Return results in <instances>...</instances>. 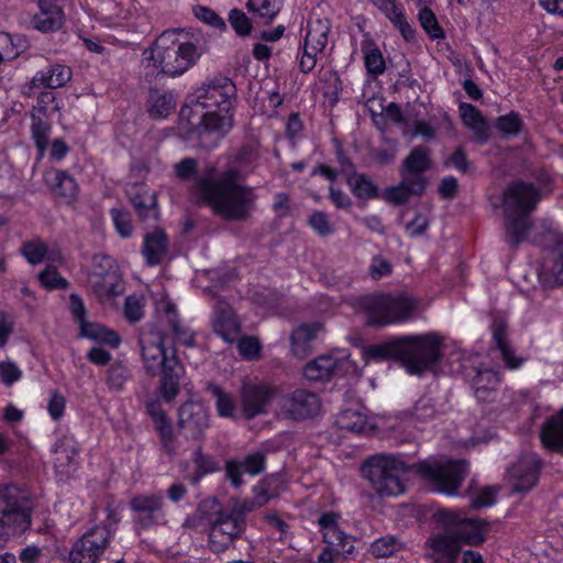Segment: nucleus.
<instances>
[{"mask_svg":"<svg viewBox=\"0 0 563 563\" xmlns=\"http://www.w3.org/2000/svg\"><path fill=\"white\" fill-rule=\"evenodd\" d=\"M246 528L245 519L239 514L219 510L210 520L209 547L216 553L224 552L239 539Z\"/></svg>","mask_w":563,"mask_h":563,"instance_id":"10","label":"nucleus"},{"mask_svg":"<svg viewBox=\"0 0 563 563\" xmlns=\"http://www.w3.org/2000/svg\"><path fill=\"white\" fill-rule=\"evenodd\" d=\"M213 331L225 342H234L241 334V323L233 308L224 300H218L214 305Z\"/></svg>","mask_w":563,"mask_h":563,"instance_id":"22","label":"nucleus"},{"mask_svg":"<svg viewBox=\"0 0 563 563\" xmlns=\"http://www.w3.org/2000/svg\"><path fill=\"white\" fill-rule=\"evenodd\" d=\"M426 556L432 563H456L461 552L460 544L446 530L444 533L431 536L426 541Z\"/></svg>","mask_w":563,"mask_h":563,"instance_id":"23","label":"nucleus"},{"mask_svg":"<svg viewBox=\"0 0 563 563\" xmlns=\"http://www.w3.org/2000/svg\"><path fill=\"white\" fill-rule=\"evenodd\" d=\"M37 12L31 19L32 26L41 33H55L66 21V15L57 0H35Z\"/></svg>","mask_w":563,"mask_h":563,"instance_id":"18","label":"nucleus"},{"mask_svg":"<svg viewBox=\"0 0 563 563\" xmlns=\"http://www.w3.org/2000/svg\"><path fill=\"white\" fill-rule=\"evenodd\" d=\"M419 21L430 37L434 40L444 37V32L439 25L435 14L428 7H424L419 11Z\"/></svg>","mask_w":563,"mask_h":563,"instance_id":"52","label":"nucleus"},{"mask_svg":"<svg viewBox=\"0 0 563 563\" xmlns=\"http://www.w3.org/2000/svg\"><path fill=\"white\" fill-rule=\"evenodd\" d=\"M145 299L143 296L131 295L125 298L123 313L128 321L139 322L144 316Z\"/></svg>","mask_w":563,"mask_h":563,"instance_id":"51","label":"nucleus"},{"mask_svg":"<svg viewBox=\"0 0 563 563\" xmlns=\"http://www.w3.org/2000/svg\"><path fill=\"white\" fill-rule=\"evenodd\" d=\"M419 301L410 296L388 294L366 295L357 299V307L366 314V323L383 327L408 320Z\"/></svg>","mask_w":563,"mask_h":563,"instance_id":"7","label":"nucleus"},{"mask_svg":"<svg viewBox=\"0 0 563 563\" xmlns=\"http://www.w3.org/2000/svg\"><path fill=\"white\" fill-rule=\"evenodd\" d=\"M31 134L32 139L37 147L40 155L42 156L47 148L48 137L51 132V124L47 122L46 117L31 115Z\"/></svg>","mask_w":563,"mask_h":563,"instance_id":"42","label":"nucleus"},{"mask_svg":"<svg viewBox=\"0 0 563 563\" xmlns=\"http://www.w3.org/2000/svg\"><path fill=\"white\" fill-rule=\"evenodd\" d=\"M35 508L33 495L16 485L0 487V549L31 528Z\"/></svg>","mask_w":563,"mask_h":563,"instance_id":"6","label":"nucleus"},{"mask_svg":"<svg viewBox=\"0 0 563 563\" xmlns=\"http://www.w3.org/2000/svg\"><path fill=\"white\" fill-rule=\"evenodd\" d=\"M346 184L352 194L362 200L375 199L378 196V187L371 176L364 173L353 172L346 177Z\"/></svg>","mask_w":563,"mask_h":563,"instance_id":"36","label":"nucleus"},{"mask_svg":"<svg viewBox=\"0 0 563 563\" xmlns=\"http://www.w3.org/2000/svg\"><path fill=\"white\" fill-rule=\"evenodd\" d=\"M320 410L319 396L307 389H296L282 396L278 400V415L294 421L310 419Z\"/></svg>","mask_w":563,"mask_h":563,"instance_id":"13","label":"nucleus"},{"mask_svg":"<svg viewBox=\"0 0 563 563\" xmlns=\"http://www.w3.org/2000/svg\"><path fill=\"white\" fill-rule=\"evenodd\" d=\"M203 53V48L188 40V34L181 30L164 31L143 53L158 74L169 77L183 75L191 68Z\"/></svg>","mask_w":563,"mask_h":563,"instance_id":"5","label":"nucleus"},{"mask_svg":"<svg viewBox=\"0 0 563 563\" xmlns=\"http://www.w3.org/2000/svg\"><path fill=\"white\" fill-rule=\"evenodd\" d=\"M500 384L499 374L492 368H479L472 379V387L476 398L481 401H490L495 398Z\"/></svg>","mask_w":563,"mask_h":563,"instance_id":"29","label":"nucleus"},{"mask_svg":"<svg viewBox=\"0 0 563 563\" xmlns=\"http://www.w3.org/2000/svg\"><path fill=\"white\" fill-rule=\"evenodd\" d=\"M443 339L433 332L407 335L369 349L373 357L400 360L409 374L432 371L442 357Z\"/></svg>","mask_w":563,"mask_h":563,"instance_id":"4","label":"nucleus"},{"mask_svg":"<svg viewBox=\"0 0 563 563\" xmlns=\"http://www.w3.org/2000/svg\"><path fill=\"white\" fill-rule=\"evenodd\" d=\"M236 88L228 77L217 76L207 80L197 90V100L184 107L180 117L191 125H202L207 131H223L231 126L233 100Z\"/></svg>","mask_w":563,"mask_h":563,"instance_id":"3","label":"nucleus"},{"mask_svg":"<svg viewBox=\"0 0 563 563\" xmlns=\"http://www.w3.org/2000/svg\"><path fill=\"white\" fill-rule=\"evenodd\" d=\"M130 377L129 369L122 363H114L108 371L107 385L111 390L120 391Z\"/></svg>","mask_w":563,"mask_h":563,"instance_id":"54","label":"nucleus"},{"mask_svg":"<svg viewBox=\"0 0 563 563\" xmlns=\"http://www.w3.org/2000/svg\"><path fill=\"white\" fill-rule=\"evenodd\" d=\"M439 518L444 529L451 533L456 542L470 545H479L486 540L488 523L477 519L466 518L461 514L442 510Z\"/></svg>","mask_w":563,"mask_h":563,"instance_id":"11","label":"nucleus"},{"mask_svg":"<svg viewBox=\"0 0 563 563\" xmlns=\"http://www.w3.org/2000/svg\"><path fill=\"white\" fill-rule=\"evenodd\" d=\"M126 194L141 221L158 218L157 198L153 190L145 185L134 184L128 188Z\"/></svg>","mask_w":563,"mask_h":563,"instance_id":"26","label":"nucleus"},{"mask_svg":"<svg viewBox=\"0 0 563 563\" xmlns=\"http://www.w3.org/2000/svg\"><path fill=\"white\" fill-rule=\"evenodd\" d=\"M176 108V99L173 92L151 89L147 99L150 115L154 119L168 117Z\"/></svg>","mask_w":563,"mask_h":563,"instance_id":"33","label":"nucleus"},{"mask_svg":"<svg viewBox=\"0 0 563 563\" xmlns=\"http://www.w3.org/2000/svg\"><path fill=\"white\" fill-rule=\"evenodd\" d=\"M45 183L56 200L65 205H73L77 201L79 186L67 172L52 169L45 174Z\"/></svg>","mask_w":563,"mask_h":563,"instance_id":"25","label":"nucleus"},{"mask_svg":"<svg viewBox=\"0 0 563 563\" xmlns=\"http://www.w3.org/2000/svg\"><path fill=\"white\" fill-rule=\"evenodd\" d=\"M417 473L439 493L456 494L467 474V465L463 461H426L416 465Z\"/></svg>","mask_w":563,"mask_h":563,"instance_id":"9","label":"nucleus"},{"mask_svg":"<svg viewBox=\"0 0 563 563\" xmlns=\"http://www.w3.org/2000/svg\"><path fill=\"white\" fill-rule=\"evenodd\" d=\"M145 409L147 415L152 418L155 428L169 422L166 412L162 408L159 399H147L145 401Z\"/></svg>","mask_w":563,"mask_h":563,"instance_id":"62","label":"nucleus"},{"mask_svg":"<svg viewBox=\"0 0 563 563\" xmlns=\"http://www.w3.org/2000/svg\"><path fill=\"white\" fill-rule=\"evenodd\" d=\"M408 467L394 455L375 454L364 461L361 472L372 488L382 497L398 496L405 492L404 475Z\"/></svg>","mask_w":563,"mask_h":563,"instance_id":"8","label":"nucleus"},{"mask_svg":"<svg viewBox=\"0 0 563 563\" xmlns=\"http://www.w3.org/2000/svg\"><path fill=\"white\" fill-rule=\"evenodd\" d=\"M540 438L547 449L553 451L563 449V408L543 423Z\"/></svg>","mask_w":563,"mask_h":563,"instance_id":"31","label":"nucleus"},{"mask_svg":"<svg viewBox=\"0 0 563 563\" xmlns=\"http://www.w3.org/2000/svg\"><path fill=\"white\" fill-rule=\"evenodd\" d=\"M108 268L103 272H93L88 283L100 301L112 299L123 291L122 279L118 269L112 266V260L106 258Z\"/></svg>","mask_w":563,"mask_h":563,"instance_id":"20","label":"nucleus"},{"mask_svg":"<svg viewBox=\"0 0 563 563\" xmlns=\"http://www.w3.org/2000/svg\"><path fill=\"white\" fill-rule=\"evenodd\" d=\"M177 426L187 438L195 440L203 438L205 431L209 427L207 408L198 401H186L178 409Z\"/></svg>","mask_w":563,"mask_h":563,"instance_id":"17","label":"nucleus"},{"mask_svg":"<svg viewBox=\"0 0 563 563\" xmlns=\"http://www.w3.org/2000/svg\"><path fill=\"white\" fill-rule=\"evenodd\" d=\"M77 450L75 448L66 446L65 442H58L55 448V467L57 472L69 475L76 470L75 455Z\"/></svg>","mask_w":563,"mask_h":563,"instance_id":"45","label":"nucleus"},{"mask_svg":"<svg viewBox=\"0 0 563 563\" xmlns=\"http://www.w3.org/2000/svg\"><path fill=\"white\" fill-rule=\"evenodd\" d=\"M166 313L168 317V324L174 335V340L186 346H194L195 334L188 328L180 324L175 307L173 305H167Z\"/></svg>","mask_w":563,"mask_h":563,"instance_id":"43","label":"nucleus"},{"mask_svg":"<svg viewBox=\"0 0 563 563\" xmlns=\"http://www.w3.org/2000/svg\"><path fill=\"white\" fill-rule=\"evenodd\" d=\"M541 467L540 460L534 453H526L508 468L511 481V494L529 492L536 486Z\"/></svg>","mask_w":563,"mask_h":563,"instance_id":"16","label":"nucleus"},{"mask_svg":"<svg viewBox=\"0 0 563 563\" xmlns=\"http://www.w3.org/2000/svg\"><path fill=\"white\" fill-rule=\"evenodd\" d=\"M323 49L303 41L302 53L299 59V69L303 74L310 73L317 65L320 56L323 55Z\"/></svg>","mask_w":563,"mask_h":563,"instance_id":"50","label":"nucleus"},{"mask_svg":"<svg viewBox=\"0 0 563 563\" xmlns=\"http://www.w3.org/2000/svg\"><path fill=\"white\" fill-rule=\"evenodd\" d=\"M110 213L118 233L122 238L131 236L133 232V225L129 213L117 208L111 209Z\"/></svg>","mask_w":563,"mask_h":563,"instance_id":"59","label":"nucleus"},{"mask_svg":"<svg viewBox=\"0 0 563 563\" xmlns=\"http://www.w3.org/2000/svg\"><path fill=\"white\" fill-rule=\"evenodd\" d=\"M207 390L216 398V407L219 416L232 418L235 413V402L232 396L225 393L221 386L209 383Z\"/></svg>","mask_w":563,"mask_h":563,"instance_id":"44","label":"nucleus"},{"mask_svg":"<svg viewBox=\"0 0 563 563\" xmlns=\"http://www.w3.org/2000/svg\"><path fill=\"white\" fill-rule=\"evenodd\" d=\"M167 252L168 238L163 229L156 228L144 235L142 254L147 265L155 266L161 264L166 257Z\"/></svg>","mask_w":563,"mask_h":563,"instance_id":"27","label":"nucleus"},{"mask_svg":"<svg viewBox=\"0 0 563 563\" xmlns=\"http://www.w3.org/2000/svg\"><path fill=\"white\" fill-rule=\"evenodd\" d=\"M112 532L106 526H96L88 530L71 547L70 563H98L109 548Z\"/></svg>","mask_w":563,"mask_h":563,"instance_id":"12","label":"nucleus"},{"mask_svg":"<svg viewBox=\"0 0 563 563\" xmlns=\"http://www.w3.org/2000/svg\"><path fill=\"white\" fill-rule=\"evenodd\" d=\"M335 423L342 430L362 433L367 427V417L358 410L345 409L338 415Z\"/></svg>","mask_w":563,"mask_h":563,"instance_id":"41","label":"nucleus"},{"mask_svg":"<svg viewBox=\"0 0 563 563\" xmlns=\"http://www.w3.org/2000/svg\"><path fill=\"white\" fill-rule=\"evenodd\" d=\"M401 180L409 191L413 192L416 196H420L424 192L427 187V178L422 173L418 172H407L404 168L399 170Z\"/></svg>","mask_w":563,"mask_h":563,"instance_id":"55","label":"nucleus"},{"mask_svg":"<svg viewBox=\"0 0 563 563\" xmlns=\"http://www.w3.org/2000/svg\"><path fill=\"white\" fill-rule=\"evenodd\" d=\"M266 465V454L262 451L249 453L241 461L231 460L225 463V476L234 487H240L243 483L242 473L252 476L264 472Z\"/></svg>","mask_w":563,"mask_h":563,"instance_id":"24","label":"nucleus"},{"mask_svg":"<svg viewBox=\"0 0 563 563\" xmlns=\"http://www.w3.org/2000/svg\"><path fill=\"white\" fill-rule=\"evenodd\" d=\"M401 548V542L397 538L385 536L372 543L371 552L375 558H388Z\"/></svg>","mask_w":563,"mask_h":563,"instance_id":"49","label":"nucleus"},{"mask_svg":"<svg viewBox=\"0 0 563 563\" xmlns=\"http://www.w3.org/2000/svg\"><path fill=\"white\" fill-rule=\"evenodd\" d=\"M386 199L395 206H401L409 201L413 192L402 184L399 183L397 186H393L386 189Z\"/></svg>","mask_w":563,"mask_h":563,"instance_id":"61","label":"nucleus"},{"mask_svg":"<svg viewBox=\"0 0 563 563\" xmlns=\"http://www.w3.org/2000/svg\"><path fill=\"white\" fill-rule=\"evenodd\" d=\"M390 22L400 31L405 40L410 41L415 37V30L405 19L401 10L398 8L387 15Z\"/></svg>","mask_w":563,"mask_h":563,"instance_id":"64","label":"nucleus"},{"mask_svg":"<svg viewBox=\"0 0 563 563\" xmlns=\"http://www.w3.org/2000/svg\"><path fill=\"white\" fill-rule=\"evenodd\" d=\"M92 334H82L84 336L100 340L111 347H118L121 343V339L119 334L114 331H111L104 327L99 324H93V328L90 329Z\"/></svg>","mask_w":563,"mask_h":563,"instance_id":"60","label":"nucleus"},{"mask_svg":"<svg viewBox=\"0 0 563 563\" xmlns=\"http://www.w3.org/2000/svg\"><path fill=\"white\" fill-rule=\"evenodd\" d=\"M325 86L323 88V95L333 102L338 101L339 95L342 91V81L338 71L330 70L324 74L323 78Z\"/></svg>","mask_w":563,"mask_h":563,"instance_id":"58","label":"nucleus"},{"mask_svg":"<svg viewBox=\"0 0 563 563\" xmlns=\"http://www.w3.org/2000/svg\"><path fill=\"white\" fill-rule=\"evenodd\" d=\"M321 328V323L312 322L300 324L292 331L290 336L291 352L296 357L305 358L311 353V342Z\"/></svg>","mask_w":563,"mask_h":563,"instance_id":"28","label":"nucleus"},{"mask_svg":"<svg viewBox=\"0 0 563 563\" xmlns=\"http://www.w3.org/2000/svg\"><path fill=\"white\" fill-rule=\"evenodd\" d=\"M167 336L154 328L144 329L139 335L143 367L151 376L159 375L158 391L164 401L173 402L180 391L185 375L174 345L167 346Z\"/></svg>","mask_w":563,"mask_h":563,"instance_id":"2","label":"nucleus"},{"mask_svg":"<svg viewBox=\"0 0 563 563\" xmlns=\"http://www.w3.org/2000/svg\"><path fill=\"white\" fill-rule=\"evenodd\" d=\"M431 167V150L424 145H418L411 148L408 156L404 159L400 168L407 172H418L424 174Z\"/></svg>","mask_w":563,"mask_h":563,"instance_id":"37","label":"nucleus"},{"mask_svg":"<svg viewBox=\"0 0 563 563\" xmlns=\"http://www.w3.org/2000/svg\"><path fill=\"white\" fill-rule=\"evenodd\" d=\"M361 51L364 54V65L367 73L375 77L384 74L386 70L385 59L369 35L364 36L361 43Z\"/></svg>","mask_w":563,"mask_h":563,"instance_id":"35","label":"nucleus"},{"mask_svg":"<svg viewBox=\"0 0 563 563\" xmlns=\"http://www.w3.org/2000/svg\"><path fill=\"white\" fill-rule=\"evenodd\" d=\"M229 22L240 36H246L252 32V22L242 10L232 9L229 13Z\"/></svg>","mask_w":563,"mask_h":563,"instance_id":"57","label":"nucleus"},{"mask_svg":"<svg viewBox=\"0 0 563 563\" xmlns=\"http://www.w3.org/2000/svg\"><path fill=\"white\" fill-rule=\"evenodd\" d=\"M540 200V191L530 183L515 180L508 185L503 195L506 218L528 216Z\"/></svg>","mask_w":563,"mask_h":563,"instance_id":"14","label":"nucleus"},{"mask_svg":"<svg viewBox=\"0 0 563 563\" xmlns=\"http://www.w3.org/2000/svg\"><path fill=\"white\" fill-rule=\"evenodd\" d=\"M539 243L549 247L539 269V277L549 286H563V236L548 230Z\"/></svg>","mask_w":563,"mask_h":563,"instance_id":"15","label":"nucleus"},{"mask_svg":"<svg viewBox=\"0 0 563 563\" xmlns=\"http://www.w3.org/2000/svg\"><path fill=\"white\" fill-rule=\"evenodd\" d=\"M275 395L272 386L244 384L241 390L242 410L247 419L266 412V407Z\"/></svg>","mask_w":563,"mask_h":563,"instance_id":"21","label":"nucleus"},{"mask_svg":"<svg viewBox=\"0 0 563 563\" xmlns=\"http://www.w3.org/2000/svg\"><path fill=\"white\" fill-rule=\"evenodd\" d=\"M69 307L75 320L80 324L81 334H92L90 329L93 328V323L86 320V307L77 294L69 296Z\"/></svg>","mask_w":563,"mask_h":563,"instance_id":"53","label":"nucleus"},{"mask_svg":"<svg viewBox=\"0 0 563 563\" xmlns=\"http://www.w3.org/2000/svg\"><path fill=\"white\" fill-rule=\"evenodd\" d=\"M197 161L186 157L174 165L178 179H194L191 191L198 196V202L210 207L212 213L229 222L247 221L256 206L254 188L244 183L242 172L229 167L218 172L214 166L197 174Z\"/></svg>","mask_w":563,"mask_h":563,"instance_id":"1","label":"nucleus"},{"mask_svg":"<svg viewBox=\"0 0 563 563\" xmlns=\"http://www.w3.org/2000/svg\"><path fill=\"white\" fill-rule=\"evenodd\" d=\"M506 241L512 250L526 239L527 232L531 229L528 216H515L506 218Z\"/></svg>","mask_w":563,"mask_h":563,"instance_id":"38","label":"nucleus"},{"mask_svg":"<svg viewBox=\"0 0 563 563\" xmlns=\"http://www.w3.org/2000/svg\"><path fill=\"white\" fill-rule=\"evenodd\" d=\"M495 125L505 136L517 135L522 129V121L518 113L510 112L498 118Z\"/></svg>","mask_w":563,"mask_h":563,"instance_id":"56","label":"nucleus"},{"mask_svg":"<svg viewBox=\"0 0 563 563\" xmlns=\"http://www.w3.org/2000/svg\"><path fill=\"white\" fill-rule=\"evenodd\" d=\"M284 0H247L249 12L263 19L266 23L272 22L280 12Z\"/></svg>","mask_w":563,"mask_h":563,"instance_id":"40","label":"nucleus"},{"mask_svg":"<svg viewBox=\"0 0 563 563\" xmlns=\"http://www.w3.org/2000/svg\"><path fill=\"white\" fill-rule=\"evenodd\" d=\"M192 462L196 468L195 482H198L207 474L214 473L220 470L219 462L216 457L205 454L200 446L194 452Z\"/></svg>","mask_w":563,"mask_h":563,"instance_id":"47","label":"nucleus"},{"mask_svg":"<svg viewBox=\"0 0 563 563\" xmlns=\"http://www.w3.org/2000/svg\"><path fill=\"white\" fill-rule=\"evenodd\" d=\"M460 112L463 123L473 132L477 142H487L488 125L481 111L471 103H461Z\"/></svg>","mask_w":563,"mask_h":563,"instance_id":"32","label":"nucleus"},{"mask_svg":"<svg viewBox=\"0 0 563 563\" xmlns=\"http://www.w3.org/2000/svg\"><path fill=\"white\" fill-rule=\"evenodd\" d=\"M338 366V361L332 355H321L310 361L303 368V375L309 380H327Z\"/></svg>","mask_w":563,"mask_h":563,"instance_id":"34","label":"nucleus"},{"mask_svg":"<svg viewBox=\"0 0 563 563\" xmlns=\"http://www.w3.org/2000/svg\"><path fill=\"white\" fill-rule=\"evenodd\" d=\"M40 284L49 290L53 289H66L69 286L67 279H65L57 271V268L53 265H47L40 274H38Z\"/></svg>","mask_w":563,"mask_h":563,"instance_id":"48","label":"nucleus"},{"mask_svg":"<svg viewBox=\"0 0 563 563\" xmlns=\"http://www.w3.org/2000/svg\"><path fill=\"white\" fill-rule=\"evenodd\" d=\"M47 252V244L41 239L25 241L21 246V254L31 265L42 263L45 260Z\"/></svg>","mask_w":563,"mask_h":563,"instance_id":"46","label":"nucleus"},{"mask_svg":"<svg viewBox=\"0 0 563 563\" xmlns=\"http://www.w3.org/2000/svg\"><path fill=\"white\" fill-rule=\"evenodd\" d=\"M493 338L506 367L509 369L519 368L523 364L525 358L516 355L514 347L508 341L507 324L504 321H496L493 324Z\"/></svg>","mask_w":563,"mask_h":563,"instance_id":"30","label":"nucleus"},{"mask_svg":"<svg viewBox=\"0 0 563 563\" xmlns=\"http://www.w3.org/2000/svg\"><path fill=\"white\" fill-rule=\"evenodd\" d=\"M330 31L331 23L328 19L310 20L305 41L324 51L329 42Z\"/></svg>","mask_w":563,"mask_h":563,"instance_id":"39","label":"nucleus"},{"mask_svg":"<svg viewBox=\"0 0 563 563\" xmlns=\"http://www.w3.org/2000/svg\"><path fill=\"white\" fill-rule=\"evenodd\" d=\"M155 429L159 433L161 442L165 452L170 455L175 454L176 437L174 434V430L170 422L164 423L159 427H156Z\"/></svg>","mask_w":563,"mask_h":563,"instance_id":"63","label":"nucleus"},{"mask_svg":"<svg viewBox=\"0 0 563 563\" xmlns=\"http://www.w3.org/2000/svg\"><path fill=\"white\" fill-rule=\"evenodd\" d=\"M164 499L161 495H136L130 501V508L137 515L141 528H150L164 520Z\"/></svg>","mask_w":563,"mask_h":563,"instance_id":"19","label":"nucleus"}]
</instances>
